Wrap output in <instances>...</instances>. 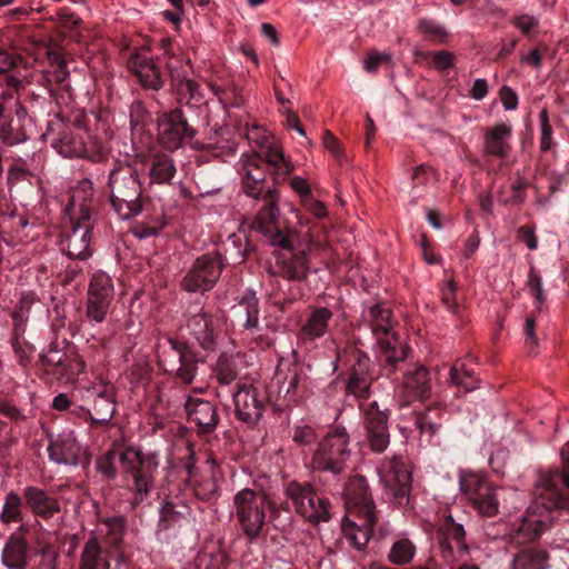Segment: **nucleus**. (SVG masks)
I'll list each match as a JSON object with an SVG mask.
<instances>
[{
    "label": "nucleus",
    "mask_w": 569,
    "mask_h": 569,
    "mask_svg": "<svg viewBox=\"0 0 569 569\" xmlns=\"http://www.w3.org/2000/svg\"><path fill=\"white\" fill-rule=\"evenodd\" d=\"M206 463L208 470L202 473L196 472L191 465H187L188 485L193 490L194 496L200 500L211 499L218 489L213 475L216 461L213 459H208Z\"/></svg>",
    "instance_id": "nucleus-31"
},
{
    "label": "nucleus",
    "mask_w": 569,
    "mask_h": 569,
    "mask_svg": "<svg viewBox=\"0 0 569 569\" xmlns=\"http://www.w3.org/2000/svg\"><path fill=\"white\" fill-rule=\"evenodd\" d=\"M355 363L347 382V390L357 398H368L373 376L370 370V359L361 350L353 351Z\"/></svg>",
    "instance_id": "nucleus-24"
},
{
    "label": "nucleus",
    "mask_w": 569,
    "mask_h": 569,
    "mask_svg": "<svg viewBox=\"0 0 569 569\" xmlns=\"http://www.w3.org/2000/svg\"><path fill=\"white\" fill-rule=\"evenodd\" d=\"M347 513L362 515L366 521H377L375 503L367 480L361 476L351 478L345 488Z\"/></svg>",
    "instance_id": "nucleus-18"
},
{
    "label": "nucleus",
    "mask_w": 569,
    "mask_h": 569,
    "mask_svg": "<svg viewBox=\"0 0 569 569\" xmlns=\"http://www.w3.org/2000/svg\"><path fill=\"white\" fill-rule=\"evenodd\" d=\"M390 310L383 305L370 306L363 311V321L368 325L372 336L376 338V343L381 348V361L386 362V370L389 373L393 372L396 362L405 358V350L399 355L396 346V333L392 331L390 321Z\"/></svg>",
    "instance_id": "nucleus-7"
},
{
    "label": "nucleus",
    "mask_w": 569,
    "mask_h": 569,
    "mask_svg": "<svg viewBox=\"0 0 569 569\" xmlns=\"http://www.w3.org/2000/svg\"><path fill=\"white\" fill-rule=\"evenodd\" d=\"M290 186L293 189L295 192H297L300 197V201L302 199H306L312 194L311 188L308 183V181L299 176H296L291 179Z\"/></svg>",
    "instance_id": "nucleus-64"
},
{
    "label": "nucleus",
    "mask_w": 569,
    "mask_h": 569,
    "mask_svg": "<svg viewBox=\"0 0 569 569\" xmlns=\"http://www.w3.org/2000/svg\"><path fill=\"white\" fill-rule=\"evenodd\" d=\"M536 319L532 316H527L523 323L525 343L530 349V352H535L538 346V339L535 333Z\"/></svg>",
    "instance_id": "nucleus-59"
},
{
    "label": "nucleus",
    "mask_w": 569,
    "mask_h": 569,
    "mask_svg": "<svg viewBox=\"0 0 569 569\" xmlns=\"http://www.w3.org/2000/svg\"><path fill=\"white\" fill-rule=\"evenodd\" d=\"M67 353L60 350L57 346H50L46 351L41 353V362L48 369H51L53 375H58L62 368Z\"/></svg>",
    "instance_id": "nucleus-50"
},
{
    "label": "nucleus",
    "mask_w": 569,
    "mask_h": 569,
    "mask_svg": "<svg viewBox=\"0 0 569 569\" xmlns=\"http://www.w3.org/2000/svg\"><path fill=\"white\" fill-rule=\"evenodd\" d=\"M358 518V521L351 520L349 515L343 518L341 528L345 538L350 546L358 550L365 548L372 535V527L376 521H366L362 515H353Z\"/></svg>",
    "instance_id": "nucleus-32"
},
{
    "label": "nucleus",
    "mask_w": 569,
    "mask_h": 569,
    "mask_svg": "<svg viewBox=\"0 0 569 569\" xmlns=\"http://www.w3.org/2000/svg\"><path fill=\"white\" fill-rule=\"evenodd\" d=\"M331 318L332 312L328 308L320 307L313 309L300 329V339L303 341H315L322 338L329 329Z\"/></svg>",
    "instance_id": "nucleus-35"
},
{
    "label": "nucleus",
    "mask_w": 569,
    "mask_h": 569,
    "mask_svg": "<svg viewBox=\"0 0 569 569\" xmlns=\"http://www.w3.org/2000/svg\"><path fill=\"white\" fill-rule=\"evenodd\" d=\"M261 160L272 168L276 181L286 179L295 168L276 143L263 153H242L237 167L241 186L248 197L257 200L269 198L274 192V189L266 181V170Z\"/></svg>",
    "instance_id": "nucleus-2"
},
{
    "label": "nucleus",
    "mask_w": 569,
    "mask_h": 569,
    "mask_svg": "<svg viewBox=\"0 0 569 569\" xmlns=\"http://www.w3.org/2000/svg\"><path fill=\"white\" fill-rule=\"evenodd\" d=\"M80 214L69 217L70 231L66 239V250L70 259L84 260L91 256L92 216L80 210Z\"/></svg>",
    "instance_id": "nucleus-16"
},
{
    "label": "nucleus",
    "mask_w": 569,
    "mask_h": 569,
    "mask_svg": "<svg viewBox=\"0 0 569 569\" xmlns=\"http://www.w3.org/2000/svg\"><path fill=\"white\" fill-rule=\"evenodd\" d=\"M267 506V497L249 488H243L233 496L230 515L250 540L257 539L266 525Z\"/></svg>",
    "instance_id": "nucleus-5"
},
{
    "label": "nucleus",
    "mask_w": 569,
    "mask_h": 569,
    "mask_svg": "<svg viewBox=\"0 0 569 569\" xmlns=\"http://www.w3.org/2000/svg\"><path fill=\"white\" fill-rule=\"evenodd\" d=\"M23 498L31 512L42 519H51L61 510L59 500L37 486L24 487Z\"/></svg>",
    "instance_id": "nucleus-26"
},
{
    "label": "nucleus",
    "mask_w": 569,
    "mask_h": 569,
    "mask_svg": "<svg viewBox=\"0 0 569 569\" xmlns=\"http://www.w3.org/2000/svg\"><path fill=\"white\" fill-rule=\"evenodd\" d=\"M418 30L437 42H445L448 37L446 28L432 19H421L418 23Z\"/></svg>",
    "instance_id": "nucleus-52"
},
{
    "label": "nucleus",
    "mask_w": 569,
    "mask_h": 569,
    "mask_svg": "<svg viewBox=\"0 0 569 569\" xmlns=\"http://www.w3.org/2000/svg\"><path fill=\"white\" fill-rule=\"evenodd\" d=\"M300 203L303 209L310 212L315 218L322 219L328 214L326 206L321 201L315 199L312 194L302 199Z\"/></svg>",
    "instance_id": "nucleus-60"
},
{
    "label": "nucleus",
    "mask_w": 569,
    "mask_h": 569,
    "mask_svg": "<svg viewBox=\"0 0 569 569\" xmlns=\"http://www.w3.org/2000/svg\"><path fill=\"white\" fill-rule=\"evenodd\" d=\"M23 496L16 491H9L0 512V521L3 525L17 523L23 520Z\"/></svg>",
    "instance_id": "nucleus-43"
},
{
    "label": "nucleus",
    "mask_w": 569,
    "mask_h": 569,
    "mask_svg": "<svg viewBox=\"0 0 569 569\" xmlns=\"http://www.w3.org/2000/svg\"><path fill=\"white\" fill-rule=\"evenodd\" d=\"M433 415L436 411L428 409L426 412L418 413L416 418V427L429 442L433 440L440 429V422L433 418Z\"/></svg>",
    "instance_id": "nucleus-48"
},
{
    "label": "nucleus",
    "mask_w": 569,
    "mask_h": 569,
    "mask_svg": "<svg viewBox=\"0 0 569 569\" xmlns=\"http://www.w3.org/2000/svg\"><path fill=\"white\" fill-rule=\"evenodd\" d=\"M317 433L312 426L300 422L293 427L292 440L299 447H309L317 440Z\"/></svg>",
    "instance_id": "nucleus-53"
},
{
    "label": "nucleus",
    "mask_w": 569,
    "mask_h": 569,
    "mask_svg": "<svg viewBox=\"0 0 569 569\" xmlns=\"http://www.w3.org/2000/svg\"><path fill=\"white\" fill-rule=\"evenodd\" d=\"M48 452L56 463L77 466L82 455V447L73 431L64 430L50 439Z\"/></svg>",
    "instance_id": "nucleus-20"
},
{
    "label": "nucleus",
    "mask_w": 569,
    "mask_h": 569,
    "mask_svg": "<svg viewBox=\"0 0 569 569\" xmlns=\"http://www.w3.org/2000/svg\"><path fill=\"white\" fill-rule=\"evenodd\" d=\"M563 473L550 470L536 485V499L516 525V540L526 543L537 539L553 521L552 511L569 507L562 487L569 488V442L561 450Z\"/></svg>",
    "instance_id": "nucleus-1"
},
{
    "label": "nucleus",
    "mask_w": 569,
    "mask_h": 569,
    "mask_svg": "<svg viewBox=\"0 0 569 569\" xmlns=\"http://www.w3.org/2000/svg\"><path fill=\"white\" fill-rule=\"evenodd\" d=\"M378 476L387 493L393 501L402 506L408 502L411 473L400 456L383 459L378 466Z\"/></svg>",
    "instance_id": "nucleus-12"
},
{
    "label": "nucleus",
    "mask_w": 569,
    "mask_h": 569,
    "mask_svg": "<svg viewBox=\"0 0 569 569\" xmlns=\"http://www.w3.org/2000/svg\"><path fill=\"white\" fill-rule=\"evenodd\" d=\"M184 408L189 421L196 423L202 431H211L218 425L219 417L210 401L188 397Z\"/></svg>",
    "instance_id": "nucleus-27"
},
{
    "label": "nucleus",
    "mask_w": 569,
    "mask_h": 569,
    "mask_svg": "<svg viewBox=\"0 0 569 569\" xmlns=\"http://www.w3.org/2000/svg\"><path fill=\"white\" fill-rule=\"evenodd\" d=\"M436 181V173L432 168L427 164H420L412 173L413 186L427 184Z\"/></svg>",
    "instance_id": "nucleus-58"
},
{
    "label": "nucleus",
    "mask_w": 569,
    "mask_h": 569,
    "mask_svg": "<svg viewBox=\"0 0 569 569\" xmlns=\"http://www.w3.org/2000/svg\"><path fill=\"white\" fill-rule=\"evenodd\" d=\"M509 569H548V556L539 549H522L510 560Z\"/></svg>",
    "instance_id": "nucleus-41"
},
{
    "label": "nucleus",
    "mask_w": 569,
    "mask_h": 569,
    "mask_svg": "<svg viewBox=\"0 0 569 569\" xmlns=\"http://www.w3.org/2000/svg\"><path fill=\"white\" fill-rule=\"evenodd\" d=\"M126 519L121 516L108 518L104 522L107 533L112 545H118L126 532Z\"/></svg>",
    "instance_id": "nucleus-54"
},
{
    "label": "nucleus",
    "mask_w": 569,
    "mask_h": 569,
    "mask_svg": "<svg viewBox=\"0 0 569 569\" xmlns=\"http://www.w3.org/2000/svg\"><path fill=\"white\" fill-rule=\"evenodd\" d=\"M177 173L173 159L162 152L151 154L148 163V176L151 184H170Z\"/></svg>",
    "instance_id": "nucleus-34"
},
{
    "label": "nucleus",
    "mask_w": 569,
    "mask_h": 569,
    "mask_svg": "<svg viewBox=\"0 0 569 569\" xmlns=\"http://www.w3.org/2000/svg\"><path fill=\"white\" fill-rule=\"evenodd\" d=\"M119 461L126 472L131 475L132 483L129 487L131 498L130 508L133 510L141 505H149V496L154 488V473L158 465L134 449H127L120 453Z\"/></svg>",
    "instance_id": "nucleus-6"
},
{
    "label": "nucleus",
    "mask_w": 569,
    "mask_h": 569,
    "mask_svg": "<svg viewBox=\"0 0 569 569\" xmlns=\"http://www.w3.org/2000/svg\"><path fill=\"white\" fill-rule=\"evenodd\" d=\"M266 393L259 385H242L233 395L236 413L247 423H256L262 416Z\"/></svg>",
    "instance_id": "nucleus-17"
},
{
    "label": "nucleus",
    "mask_w": 569,
    "mask_h": 569,
    "mask_svg": "<svg viewBox=\"0 0 569 569\" xmlns=\"http://www.w3.org/2000/svg\"><path fill=\"white\" fill-rule=\"evenodd\" d=\"M500 100L502 102L503 108L507 111L515 110L518 106V96L517 93L507 86H503L500 89Z\"/></svg>",
    "instance_id": "nucleus-63"
},
{
    "label": "nucleus",
    "mask_w": 569,
    "mask_h": 569,
    "mask_svg": "<svg viewBox=\"0 0 569 569\" xmlns=\"http://www.w3.org/2000/svg\"><path fill=\"white\" fill-rule=\"evenodd\" d=\"M417 553V545L408 532H399L392 537L387 559L395 566L410 563Z\"/></svg>",
    "instance_id": "nucleus-38"
},
{
    "label": "nucleus",
    "mask_w": 569,
    "mask_h": 569,
    "mask_svg": "<svg viewBox=\"0 0 569 569\" xmlns=\"http://www.w3.org/2000/svg\"><path fill=\"white\" fill-rule=\"evenodd\" d=\"M460 488L473 507L483 516L493 517L499 512L500 498L515 496V490L496 488L483 475L468 472L460 477Z\"/></svg>",
    "instance_id": "nucleus-9"
},
{
    "label": "nucleus",
    "mask_w": 569,
    "mask_h": 569,
    "mask_svg": "<svg viewBox=\"0 0 569 569\" xmlns=\"http://www.w3.org/2000/svg\"><path fill=\"white\" fill-rule=\"evenodd\" d=\"M313 246V238L309 232L302 234L297 242L288 238L284 243L273 246L276 250L271 272L289 281L305 280L311 269L308 254Z\"/></svg>",
    "instance_id": "nucleus-3"
},
{
    "label": "nucleus",
    "mask_w": 569,
    "mask_h": 569,
    "mask_svg": "<svg viewBox=\"0 0 569 569\" xmlns=\"http://www.w3.org/2000/svg\"><path fill=\"white\" fill-rule=\"evenodd\" d=\"M51 147L64 158H82L88 156L87 143L79 131H62L59 137L51 139Z\"/></svg>",
    "instance_id": "nucleus-33"
},
{
    "label": "nucleus",
    "mask_w": 569,
    "mask_h": 569,
    "mask_svg": "<svg viewBox=\"0 0 569 569\" xmlns=\"http://www.w3.org/2000/svg\"><path fill=\"white\" fill-rule=\"evenodd\" d=\"M217 326L218 320L202 311L190 316L188 319L190 333L206 350H211L216 346Z\"/></svg>",
    "instance_id": "nucleus-28"
},
{
    "label": "nucleus",
    "mask_w": 569,
    "mask_h": 569,
    "mask_svg": "<svg viewBox=\"0 0 569 569\" xmlns=\"http://www.w3.org/2000/svg\"><path fill=\"white\" fill-rule=\"evenodd\" d=\"M511 137L510 123L501 122L488 128L483 137L485 153L506 162L511 152Z\"/></svg>",
    "instance_id": "nucleus-23"
},
{
    "label": "nucleus",
    "mask_w": 569,
    "mask_h": 569,
    "mask_svg": "<svg viewBox=\"0 0 569 569\" xmlns=\"http://www.w3.org/2000/svg\"><path fill=\"white\" fill-rule=\"evenodd\" d=\"M112 300L88 297L87 317L90 321L100 323L106 319L109 306Z\"/></svg>",
    "instance_id": "nucleus-51"
},
{
    "label": "nucleus",
    "mask_w": 569,
    "mask_h": 569,
    "mask_svg": "<svg viewBox=\"0 0 569 569\" xmlns=\"http://www.w3.org/2000/svg\"><path fill=\"white\" fill-rule=\"evenodd\" d=\"M0 136L3 142L9 146L23 143L28 140L26 123L12 120L8 124L1 123Z\"/></svg>",
    "instance_id": "nucleus-46"
},
{
    "label": "nucleus",
    "mask_w": 569,
    "mask_h": 569,
    "mask_svg": "<svg viewBox=\"0 0 569 569\" xmlns=\"http://www.w3.org/2000/svg\"><path fill=\"white\" fill-rule=\"evenodd\" d=\"M284 492L295 505L296 511L305 519L318 523L331 518L329 501L311 485L291 481L286 486Z\"/></svg>",
    "instance_id": "nucleus-10"
},
{
    "label": "nucleus",
    "mask_w": 569,
    "mask_h": 569,
    "mask_svg": "<svg viewBox=\"0 0 569 569\" xmlns=\"http://www.w3.org/2000/svg\"><path fill=\"white\" fill-rule=\"evenodd\" d=\"M96 396L93 400V415L92 418L98 422H108L116 410L112 388L107 385H99L93 388Z\"/></svg>",
    "instance_id": "nucleus-39"
},
{
    "label": "nucleus",
    "mask_w": 569,
    "mask_h": 569,
    "mask_svg": "<svg viewBox=\"0 0 569 569\" xmlns=\"http://www.w3.org/2000/svg\"><path fill=\"white\" fill-rule=\"evenodd\" d=\"M172 82L181 100L187 104L199 106L204 102V96L197 82L188 79L184 71H180L171 62L168 63Z\"/></svg>",
    "instance_id": "nucleus-37"
},
{
    "label": "nucleus",
    "mask_w": 569,
    "mask_h": 569,
    "mask_svg": "<svg viewBox=\"0 0 569 569\" xmlns=\"http://www.w3.org/2000/svg\"><path fill=\"white\" fill-rule=\"evenodd\" d=\"M450 381L453 386L462 388L466 392L478 388V381L471 369L467 368L465 360H457L450 369Z\"/></svg>",
    "instance_id": "nucleus-44"
},
{
    "label": "nucleus",
    "mask_w": 569,
    "mask_h": 569,
    "mask_svg": "<svg viewBox=\"0 0 569 569\" xmlns=\"http://www.w3.org/2000/svg\"><path fill=\"white\" fill-rule=\"evenodd\" d=\"M403 400L401 406H408L415 400H423L431 392V378L429 371L420 366L407 371L403 378Z\"/></svg>",
    "instance_id": "nucleus-25"
},
{
    "label": "nucleus",
    "mask_w": 569,
    "mask_h": 569,
    "mask_svg": "<svg viewBox=\"0 0 569 569\" xmlns=\"http://www.w3.org/2000/svg\"><path fill=\"white\" fill-rule=\"evenodd\" d=\"M32 305L33 301L24 297L20 300L19 306L12 315L16 326L12 349L21 366H26L34 352V347L21 337L24 332V325L29 318V310Z\"/></svg>",
    "instance_id": "nucleus-22"
},
{
    "label": "nucleus",
    "mask_w": 569,
    "mask_h": 569,
    "mask_svg": "<svg viewBox=\"0 0 569 569\" xmlns=\"http://www.w3.org/2000/svg\"><path fill=\"white\" fill-rule=\"evenodd\" d=\"M246 138L254 148L251 153H263L264 150L269 149L276 143L273 138L259 126H253L252 128L248 129Z\"/></svg>",
    "instance_id": "nucleus-47"
},
{
    "label": "nucleus",
    "mask_w": 569,
    "mask_h": 569,
    "mask_svg": "<svg viewBox=\"0 0 569 569\" xmlns=\"http://www.w3.org/2000/svg\"><path fill=\"white\" fill-rule=\"evenodd\" d=\"M232 317L254 340L262 337V328L259 321V300L256 292L247 290L232 307Z\"/></svg>",
    "instance_id": "nucleus-19"
},
{
    "label": "nucleus",
    "mask_w": 569,
    "mask_h": 569,
    "mask_svg": "<svg viewBox=\"0 0 569 569\" xmlns=\"http://www.w3.org/2000/svg\"><path fill=\"white\" fill-rule=\"evenodd\" d=\"M28 559V542L18 535L12 533L2 550L1 560L7 569H26Z\"/></svg>",
    "instance_id": "nucleus-36"
},
{
    "label": "nucleus",
    "mask_w": 569,
    "mask_h": 569,
    "mask_svg": "<svg viewBox=\"0 0 569 569\" xmlns=\"http://www.w3.org/2000/svg\"><path fill=\"white\" fill-rule=\"evenodd\" d=\"M512 24L519 29L522 33H529L535 27L538 26L539 19L531 14H519L512 18Z\"/></svg>",
    "instance_id": "nucleus-61"
},
{
    "label": "nucleus",
    "mask_w": 569,
    "mask_h": 569,
    "mask_svg": "<svg viewBox=\"0 0 569 569\" xmlns=\"http://www.w3.org/2000/svg\"><path fill=\"white\" fill-rule=\"evenodd\" d=\"M218 380L223 385H229L237 377L233 365L226 359H220L217 366Z\"/></svg>",
    "instance_id": "nucleus-57"
},
{
    "label": "nucleus",
    "mask_w": 569,
    "mask_h": 569,
    "mask_svg": "<svg viewBox=\"0 0 569 569\" xmlns=\"http://www.w3.org/2000/svg\"><path fill=\"white\" fill-rule=\"evenodd\" d=\"M129 69L138 77L140 83L153 90L162 87L160 71L152 58L146 53L132 54L128 61Z\"/></svg>",
    "instance_id": "nucleus-30"
},
{
    "label": "nucleus",
    "mask_w": 569,
    "mask_h": 569,
    "mask_svg": "<svg viewBox=\"0 0 569 569\" xmlns=\"http://www.w3.org/2000/svg\"><path fill=\"white\" fill-rule=\"evenodd\" d=\"M108 555L96 538H90L81 555V569H109Z\"/></svg>",
    "instance_id": "nucleus-42"
},
{
    "label": "nucleus",
    "mask_w": 569,
    "mask_h": 569,
    "mask_svg": "<svg viewBox=\"0 0 569 569\" xmlns=\"http://www.w3.org/2000/svg\"><path fill=\"white\" fill-rule=\"evenodd\" d=\"M40 556L39 569H57L58 552L51 545H44L37 550Z\"/></svg>",
    "instance_id": "nucleus-55"
},
{
    "label": "nucleus",
    "mask_w": 569,
    "mask_h": 569,
    "mask_svg": "<svg viewBox=\"0 0 569 569\" xmlns=\"http://www.w3.org/2000/svg\"><path fill=\"white\" fill-rule=\"evenodd\" d=\"M84 367V361L77 353H71L67 356L58 376L64 378L67 381H73L83 372Z\"/></svg>",
    "instance_id": "nucleus-49"
},
{
    "label": "nucleus",
    "mask_w": 569,
    "mask_h": 569,
    "mask_svg": "<svg viewBox=\"0 0 569 569\" xmlns=\"http://www.w3.org/2000/svg\"><path fill=\"white\" fill-rule=\"evenodd\" d=\"M88 297L112 300L113 284L109 274L103 271H97L93 273L88 290Z\"/></svg>",
    "instance_id": "nucleus-45"
},
{
    "label": "nucleus",
    "mask_w": 569,
    "mask_h": 569,
    "mask_svg": "<svg viewBox=\"0 0 569 569\" xmlns=\"http://www.w3.org/2000/svg\"><path fill=\"white\" fill-rule=\"evenodd\" d=\"M109 188L111 204L122 220L141 212V183L136 171L129 167L112 170L109 174Z\"/></svg>",
    "instance_id": "nucleus-4"
},
{
    "label": "nucleus",
    "mask_w": 569,
    "mask_h": 569,
    "mask_svg": "<svg viewBox=\"0 0 569 569\" xmlns=\"http://www.w3.org/2000/svg\"><path fill=\"white\" fill-rule=\"evenodd\" d=\"M390 60H391V56L387 52H373V53H370L365 59L363 66L368 72H372V71H376L377 68L382 62H389Z\"/></svg>",
    "instance_id": "nucleus-62"
},
{
    "label": "nucleus",
    "mask_w": 569,
    "mask_h": 569,
    "mask_svg": "<svg viewBox=\"0 0 569 569\" xmlns=\"http://www.w3.org/2000/svg\"><path fill=\"white\" fill-rule=\"evenodd\" d=\"M222 260L218 253H208L196 260L186 274L182 287L189 292L210 290L220 277Z\"/></svg>",
    "instance_id": "nucleus-13"
},
{
    "label": "nucleus",
    "mask_w": 569,
    "mask_h": 569,
    "mask_svg": "<svg viewBox=\"0 0 569 569\" xmlns=\"http://www.w3.org/2000/svg\"><path fill=\"white\" fill-rule=\"evenodd\" d=\"M158 137L162 147L174 151L193 137V130L188 126L182 111L174 109L159 116Z\"/></svg>",
    "instance_id": "nucleus-15"
},
{
    "label": "nucleus",
    "mask_w": 569,
    "mask_h": 569,
    "mask_svg": "<svg viewBox=\"0 0 569 569\" xmlns=\"http://www.w3.org/2000/svg\"><path fill=\"white\" fill-rule=\"evenodd\" d=\"M439 547L443 560L451 565L461 561L468 555V546L465 541V529L453 517L448 513L439 523Z\"/></svg>",
    "instance_id": "nucleus-14"
},
{
    "label": "nucleus",
    "mask_w": 569,
    "mask_h": 569,
    "mask_svg": "<svg viewBox=\"0 0 569 569\" xmlns=\"http://www.w3.org/2000/svg\"><path fill=\"white\" fill-rule=\"evenodd\" d=\"M93 197V186L88 179H82L71 189L70 202L66 208L68 217L78 216L80 210L87 211L92 216L90 207L87 204Z\"/></svg>",
    "instance_id": "nucleus-40"
},
{
    "label": "nucleus",
    "mask_w": 569,
    "mask_h": 569,
    "mask_svg": "<svg viewBox=\"0 0 569 569\" xmlns=\"http://www.w3.org/2000/svg\"><path fill=\"white\" fill-rule=\"evenodd\" d=\"M159 362L164 371L176 373L177 377L190 383L196 377L197 360L184 342L167 338L160 347Z\"/></svg>",
    "instance_id": "nucleus-11"
},
{
    "label": "nucleus",
    "mask_w": 569,
    "mask_h": 569,
    "mask_svg": "<svg viewBox=\"0 0 569 569\" xmlns=\"http://www.w3.org/2000/svg\"><path fill=\"white\" fill-rule=\"evenodd\" d=\"M349 437L345 428L329 431L317 445L308 462L312 470L340 473L349 457Z\"/></svg>",
    "instance_id": "nucleus-8"
},
{
    "label": "nucleus",
    "mask_w": 569,
    "mask_h": 569,
    "mask_svg": "<svg viewBox=\"0 0 569 569\" xmlns=\"http://www.w3.org/2000/svg\"><path fill=\"white\" fill-rule=\"evenodd\" d=\"M120 458L114 451H108L103 456H101L97 461L98 470L108 478H113L116 476V459Z\"/></svg>",
    "instance_id": "nucleus-56"
},
{
    "label": "nucleus",
    "mask_w": 569,
    "mask_h": 569,
    "mask_svg": "<svg viewBox=\"0 0 569 569\" xmlns=\"http://www.w3.org/2000/svg\"><path fill=\"white\" fill-rule=\"evenodd\" d=\"M269 203L263 206L258 212L252 228L260 232L270 246H277L286 242L288 237L280 230L279 227V208L273 201L272 196Z\"/></svg>",
    "instance_id": "nucleus-21"
},
{
    "label": "nucleus",
    "mask_w": 569,
    "mask_h": 569,
    "mask_svg": "<svg viewBox=\"0 0 569 569\" xmlns=\"http://www.w3.org/2000/svg\"><path fill=\"white\" fill-rule=\"evenodd\" d=\"M388 417L385 412L370 410L365 420L367 437L372 451L382 452L389 446Z\"/></svg>",
    "instance_id": "nucleus-29"
}]
</instances>
